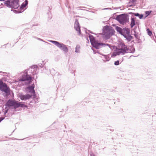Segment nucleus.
<instances>
[{
    "instance_id": "1",
    "label": "nucleus",
    "mask_w": 156,
    "mask_h": 156,
    "mask_svg": "<svg viewBox=\"0 0 156 156\" xmlns=\"http://www.w3.org/2000/svg\"><path fill=\"white\" fill-rule=\"evenodd\" d=\"M112 26L115 27V29L119 34L123 36L126 40L128 41H130L133 39V37L130 34V29L128 28H122L119 26H116L115 24Z\"/></svg>"
},
{
    "instance_id": "2",
    "label": "nucleus",
    "mask_w": 156,
    "mask_h": 156,
    "mask_svg": "<svg viewBox=\"0 0 156 156\" xmlns=\"http://www.w3.org/2000/svg\"><path fill=\"white\" fill-rule=\"evenodd\" d=\"M6 107L11 108H12L16 109L19 108H27V105L22 103V102L16 101L15 100H13L9 99L8 100L5 104Z\"/></svg>"
},
{
    "instance_id": "3",
    "label": "nucleus",
    "mask_w": 156,
    "mask_h": 156,
    "mask_svg": "<svg viewBox=\"0 0 156 156\" xmlns=\"http://www.w3.org/2000/svg\"><path fill=\"white\" fill-rule=\"evenodd\" d=\"M103 32L105 38L106 39H109L110 37L114 34L115 32L113 28L110 26H105L103 29Z\"/></svg>"
},
{
    "instance_id": "4",
    "label": "nucleus",
    "mask_w": 156,
    "mask_h": 156,
    "mask_svg": "<svg viewBox=\"0 0 156 156\" xmlns=\"http://www.w3.org/2000/svg\"><path fill=\"white\" fill-rule=\"evenodd\" d=\"M115 19L121 24L124 25L129 21V15L126 13H123L117 15Z\"/></svg>"
},
{
    "instance_id": "5",
    "label": "nucleus",
    "mask_w": 156,
    "mask_h": 156,
    "mask_svg": "<svg viewBox=\"0 0 156 156\" xmlns=\"http://www.w3.org/2000/svg\"><path fill=\"white\" fill-rule=\"evenodd\" d=\"M19 2V0H7L4 2L7 7L14 9H17L20 6Z\"/></svg>"
},
{
    "instance_id": "6",
    "label": "nucleus",
    "mask_w": 156,
    "mask_h": 156,
    "mask_svg": "<svg viewBox=\"0 0 156 156\" xmlns=\"http://www.w3.org/2000/svg\"><path fill=\"white\" fill-rule=\"evenodd\" d=\"M52 43L54 44L57 47L59 48L61 50L65 52H67L68 51V49L66 45L63 43H60L58 41L51 40L50 41Z\"/></svg>"
},
{
    "instance_id": "7",
    "label": "nucleus",
    "mask_w": 156,
    "mask_h": 156,
    "mask_svg": "<svg viewBox=\"0 0 156 156\" xmlns=\"http://www.w3.org/2000/svg\"><path fill=\"white\" fill-rule=\"evenodd\" d=\"M20 81L24 82L27 81L28 84H30L32 82V77L30 75L28 74L26 72L24 74L22 75L21 78L19 80Z\"/></svg>"
},
{
    "instance_id": "8",
    "label": "nucleus",
    "mask_w": 156,
    "mask_h": 156,
    "mask_svg": "<svg viewBox=\"0 0 156 156\" xmlns=\"http://www.w3.org/2000/svg\"><path fill=\"white\" fill-rule=\"evenodd\" d=\"M0 90L5 93V94H3L5 97H8L11 94L9 88L7 86L6 83H4V85L0 89Z\"/></svg>"
},
{
    "instance_id": "9",
    "label": "nucleus",
    "mask_w": 156,
    "mask_h": 156,
    "mask_svg": "<svg viewBox=\"0 0 156 156\" xmlns=\"http://www.w3.org/2000/svg\"><path fill=\"white\" fill-rule=\"evenodd\" d=\"M92 46L96 49H98L102 47L105 44V43H101L98 40H96L94 42L91 44Z\"/></svg>"
},
{
    "instance_id": "10",
    "label": "nucleus",
    "mask_w": 156,
    "mask_h": 156,
    "mask_svg": "<svg viewBox=\"0 0 156 156\" xmlns=\"http://www.w3.org/2000/svg\"><path fill=\"white\" fill-rule=\"evenodd\" d=\"M35 85L34 84H33L29 86L26 88L27 89H28L29 92L33 94V98H35L36 96V94H35V91L34 90Z\"/></svg>"
},
{
    "instance_id": "11",
    "label": "nucleus",
    "mask_w": 156,
    "mask_h": 156,
    "mask_svg": "<svg viewBox=\"0 0 156 156\" xmlns=\"http://www.w3.org/2000/svg\"><path fill=\"white\" fill-rule=\"evenodd\" d=\"M74 28L75 30L78 32V34L80 35L81 34L80 26L77 19L75 20Z\"/></svg>"
},
{
    "instance_id": "12",
    "label": "nucleus",
    "mask_w": 156,
    "mask_h": 156,
    "mask_svg": "<svg viewBox=\"0 0 156 156\" xmlns=\"http://www.w3.org/2000/svg\"><path fill=\"white\" fill-rule=\"evenodd\" d=\"M117 49L119 52V53L123 55L128 53L129 50V48L127 47H121L120 48H117Z\"/></svg>"
},
{
    "instance_id": "13",
    "label": "nucleus",
    "mask_w": 156,
    "mask_h": 156,
    "mask_svg": "<svg viewBox=\"0 0 156 156\" xmlns=\"http://www.w3.org/2000/svg\"><path fill=\"white\" fill-rule=\"evenodd\" d=\"M32 96V95H30L28 94L25 95L21 94L20 96V98L21 100L26 101L29 99L31 98Z\"/></svg>"
},
{
    "instance_id": "14",
    "label": "nucleus",
    "mask_w": 156,
    "mask_h": 156,
    "mask_svg": "<svg viewBox=\"0 0 156 156\" xmlns=\"http://www.w3.org/2000/svg\"><path fill=\"white\" fill-rule=\"evenodd\" d=\"M127 13L129 14H131L132 16H136L138 17L140 19H141L143 18L144 17V15L143 14H140L138 13H134V12H128Z\"/></svg>"
},
{
    "instance_id": "15",
    "label": "nucleus",
    "mask_w": 156,
    "mask_h": 156,
    "mask_svg": "<svg viewBox=\"0 0 156 156\" xmlns=\"http://www.w3.org/2000/svg\"><path fill=\"white\" fill-rule=\"evenodd\" d=\"M28 4V1L27 0H26L25 2L23 3H22V4L21 5L20 8V9L22 11H23L24 8L26 7V6Z\"/></svg>"
},
{
    "instance_id": "16",
    "label": "nucleus",
    "mask_w": 156,
    "mask_h": 156,
    "mask_svg": "<svg viewBox=\"0 0 156 156\" xmlns=\"http://www.w3.org/2000/svg\"><path fill=\"white\" fill-rule=\"evenodd\" d=\"M136 25L135 18L132 16L131 18V23L130 26L131 28H132Z\"/></svg>"
},
{
    "instance_id": "17",
    "label": "nucleus",
    "mask_w": 156,
    "mask_h": 156,
    "mask_svg": "<svg viewBox=\"0 0 156 156\" xmlns=\"http://www.w3.org/2000/svg\"><path fill=\"white\" fill-rule=\"evenodd\" d=\"M89 37L90 39V42L91 44L93 43L94 42V41H95L96 40L95 39V38L94 37L93 35H90L89 34Z\"/></svg>"
},
{
    "instance_id": "18",
    "label": "nucleus",
    "mask_w": 156,
    "mask_h": 156,
    "mask_svg": "<svg viewBox=\"0 0 156 156\" xmlns=\"http://www.w3.org/2000/svg\"><path fill=\"white\" fill-rule=\"evenodd\" d=\"M101 55L104 56L106 60V61H108L110 59V58L108 55H105L103 54H100Z\"/></svg>"
},
{
    "instance_id": "19",
    "label": "nucleus",
    "mask_w": 156,
    "mask_h": 156,
    "mask_svg": "<svg viewBox=\"0 0 156 156\" xmlns=\"http://www.w3.org/2000/svg\"><path fill=\"white\" fill-rule=\"evenodd\" d=\"M119 55L120 54L119 53V52L117 48L116 50V51L115 52H113L111 56V57H114L116 56L117 55Z\"/></svg>"
},
{
    "instance_id": "20",
    "label": "nucleus",
    "mask_w": 156,
    "mask_h": 156,
    "mask_svg": "<svg viewBox=\"0 0 156 156\" xmlns=\"http://www.w3.org/2000/svg\"><path fill=\"white\" fill-rule=\"evenodd\" d=\"M11 11H13L15 13H21L23 12V11H22L20 9L17 10H13L12 9H11Z\"/></svg>"
},
{
    "instance_id": "21",
    "label": "nucleus",
    "mask_w": 156,
    "mask_h": 156,
    "mask_svg": "<svg viewBox=\"0 0 156 156\" xmlns=\"http://www.w3.org/2000/svg\"><path fill=\"white\" fill-rule=\"evenodd\" d=\"M129 51H128V52L133 53L135 52V49L133 47H131L130 49H129Z\"/></svg>"
},
{
    "instance_id": "22",
    "label": "nucleus",
    "mask_w": 156,
    "mask_h": 156,
    "mask_svg": "<svg viewBox=\"0 0 156 156\" xmlns=\"http://www.w3.org/2000/svg\"><path fill=\"white\" fill-rule=\"evenodd\" d=\"M50 72L52 75H54L56 73H57L56 71L53 68L50 70Z\"/></svg>"
},
{
    "instance_id": "23",
    "label": "nucleus",
    "mask_w": 156,
    "mask_h": 156,
    "mask_svg": "<svg viewBox=\"0 0 156 156\" xmlns=\"http://www.w3.org/2000/svg\"><path fill=\"white\" fill-rule=\"evenodd\" d=\"M151 12L152 11L151 10L145 11V16L144 18V19H145L147 17L149 16L151 14Z\"/></svg>"
},
{
    "instance_id": "24",
    "label": "nucleus",
    "mask_w": 156,
    "mask_h": 156,
    "mask_svg": "<svg viewBox=\"0 0 156 156\" xmlns=\"http://www.w3.org/2000/svg\"><path fill=\"white\" fill-rule=\"evenodd\" d=\"M80 46L79 45H77L76 46V47L75 48V52L76 53H79L80 52Z\"/></svg>"
},
{
    "instance_id": "25",
    "label": "nucleus",
    "mask_w": 156,
    "mask_h": 156,
    "mask_svg": "<svg viewBox=\"0 0 156 156\" xmlns=\"http://www.w3.org/2000/svg\"><path fill=\"white\" fill-rule=\"evenodd\" d=\"M147 34L148 35L150 36H151L152 34V31L150 30L149 29H147Z\"/></svg>"
},
{
    "instance_id": "26",
    "label": "nucleus",
    "mask_w": 156,
    "mask_h": 156,
    "mask_svg": "<svg viewBox=\"0 0 156 156\" xmlns=\"http://www.w3.org/2000/svg\"><path fill=\"white\" fill-rule=\"evenodd\" d=\"M105 45L103 46V47H105L106 46H108L111 49H112V47L113 46L111 44H105Z\"/></svg>"
},
{
    "instance_id": "27",
    "label": "nucleus",
    "mask_w": 156,
    "mask_h": 156,
    "mask_svg": "<svg viewBox=\"0 0 156 156\" xmlns=\"http://www.w3.org/2000/svg\"><path fill=\"white\" fill-rule=\"evenodd\" d=\"M5 83L3 82L2 81L0 80V89L4 85V83Z\"/></svg>"
},
{
    "instance_id": "28",
    "label": "nucleus",
    "mask_w": 156,
    "mask_h": 156,
    "mask_svg": "<svg viewBox=\"0 0 156 156\" xmlns=\"http://www.w3.org/2000/svg\"><path fill=\"white\" fill-rule=\"evenodd\" d=\"M38 67V66L37 65H34L31 66V68L32 69H34L35 68H37Z\"/></svg>"
},
{
    "instance_id": "29",
    "label": "nucleus",
    "mask_w": 156,
    "mask_h": 156,
    "mask_svg": "<svg viewBox=\"0 0 156 156\" xmlns=\"http://www.w3.org/2000/svg\"><path fill=\"white\" fill-rule=\"evenodd\" d=\"M119 60L116 61L114 62V65L115 66H118L119 64Z\"/></svg>"
},
{
    "instance_id": "30",
    "label": "nucleus",
    "mask_w": 156,
    "mask_h": 156,
    "mask_svg": "<svg viewBox=\"0 0 156 156\" xmlns=\"http://www.w3.org/2000/svg\"><path fill=\"white\" fill-rule=\"evenodd\" d=\"M43 65L41 63L38 64V66L41 68H42L43 67Z\"/></svg>"
},
{
    "instance_id": "31",
    "label": "nucleus",
    "mask_w": 156,
    "mask_h": 156,
    "mask_svg": "<svg viewBox=\"0 0 156 156\" xmlns=\"http://www.w3.org/2000/svg\"><path fill=\"white\" fill-rule=\"evenodd\" d=\"M129 1H130V2L133 3H134L136 1V0H129Z\"/></svg>"
},
{
    "instance_id": "32",
    "label": "nucleus",
    "mask_w": 156,
    "mask_h": 156,
    "mask_svg": "<svg viewBox=\"0 0 156 156\" xmlns=\"http://www.w3.org/2000/svg\"><path fill=\"white\" fill-rule=\"evenodd\" d=\"M134 36L135 37V38L136 39H138V36L137 34H134Z\"/></svg>"
},
{
    "instance_id": "33",
    "label": "nucleus",
    "mask_w": 156,
    "mask_h": 156,
    "mask_svg": "<svg viewBox=\"0 0 156 156\" xmlns=\"http://www.w3.org/2000/svg\"><path fill=\"white\" fill-rule=\"evenodd\" d=\"M5 119V117H0V122Z\"/></svg>"
},
{
    "instance_id": "34",
    "label": "nucleus",
    "mask_w": 156,
    "mask_h": 156,
    "mask_svg": "<svg viewBox=\"0 0 156 156\" xmlns=\"http://www.w3.org/2000/svg\"><path fill=\"white\" fill-rule=\"evenodd\" d=\"M127 47L125 44L124 43H122L121 44V47Z\"/></svg>"
},
{
    "instance_id": "35",
    "label": "nucleus",
    "mask_w": 156,
    "mask_h": 156,
    "mask_svg": "<svg viewBox=\"0 0 156 156\" xmlns=\"http://www.w3.org/2000/svg\"><path fill=\"white\" fill-rule=\"evenodd\" d=\"M8 109H7L5 111V112H4V115H5V114H6L8 112Z\"/></svg>"
},
{
    "instance_id": "36",
    "label": "nucleus",
    "mask_w": 156,
    "mask_h": 156,
    "mask_svg": "<svg viewBox=\"0 0 156 156\" xmlns=\"http://www.w3.org/2000/svg\"><path fill=\"white\" fill-rule=\"evenodd\" d=\"M90 156H95V155L93 152H91L90 154Z\"/></svg>"
},
{
    "instance_id": "37",
    "label": "nucleus",
    "mask_w": 156,
    "mask_h": 156,
    "mask_svg": "<svg viewBox=\"0 0 156 156\" xmlns=\"http://www.w3.org/2000/svg\"><path fill=\"white\" fill-rule=\"evenodd\" d=\"M37 40H40V41H43V42H44V41H43V40H42V39H41V38H38V37H37Z\"/></svg>"
},
{
    "instance_id": "38",
    "label": "nucleus",
    "mask_w": 156,
    "mask_h": 156,
    "mask_svg": "<svg viewBox=\"0 0 156 156\" xmlns=\"http://www.w3.org/2000/svg\"><path fill=\"white\" fill-rule=\"evenodd\" d=\"M35 103V101L34 100H33L32 101H30V103Z\"/></svg>"
},
{
    "instance_id": "39",
    "label": "nucleus",
    "mask_w": 156,
    "mask_h": 156,
    "mask_svg": "<svg viewBox=\"0 0 156 156\" xmlns=\"http://www.w3.org/2000/svg\"><path fill=\"white\" fill-rule=\"evenodd\" d=\"M75 70H76V69H75V68H74L72 70V71H73V72H71L72 73H74V72L75 71Z\"/></svg>"
},
{
    "instance_id": "40",
    "label": "nucleus",
    "mask_w": 156,
    "mask_h": 156,
    "mask_svg": "<svg viewBox=\"0 0 156 156\" xmlns=\"http://www.w3.org/2000/svg\"><path fill=\"white\" fill-rule=\"evenodd\" d=\"M88 31H89L90 32V33L92 34H94V33L93 32H92L90 30H88Z\"/></svg>"
},
{
    "instance_id": "41",
    "label": "nucleus",
    "mask_w": 156,
    "mask_h": 156,
    "mask_svg": "<svg viewBox=\"0 0 156 156\" xmlns=\"http://www.w3.org/2000/svg\"><path fill=\"white\" fill-rule=\"evenodd\" d=\"M37 25H38V24H34V25L33 26H37Z\"/></svg>"
},
{
    "instance_id": "42",
    "label": "nucleus",
    "mask_w": 156,
    "mask_h": 156,
    "mask_svg": "<svg viewBox=\"0 0 156 156\" xmlns=\"http://www.w3.org/2000/svg\"><path fill=\"white\" fill-rule=\"evenodd\" d=\"M92 49L93 51L94 52V54H95L96 53V52H95V51H94V49L93 48H92Z\"/></svg>"
},
{
    "instance_id": "43",
    "label": "nucleus",
    "mask_w": 156,
    "mask_h": 156,
    "mask_svg": "<svg viewBox=\"0 0 156 156\" xmlns=\"http://www.w3.org/2000/svg\"><path fill=\"white\" fill-rule=\"evenodd\" d=\"M71 69H71V66H70V67H69V70H71Z\"/></svg>"
},
{
    "instance_id": "44",
    "label": "nucleus",
    "mask_w": 156,
    "mask_h": 156,
    "mask_svg": "<svg viewBox=\"0 0 156 156\" xmlns=\"http://www.w3.org/2000/svg\"><path fill=\"white\" fill-rule=\"evenodd\" d=\"M5 0H0V1H5Z\"/></svg>"
},
{
    "instance_id": "45",
    "label": "nucleus",
    "mask_w": 156,
    "mask_h": 156,
    "mask_svg": "<svg viewBox=\"0 0 156 156\" xmlns=\"http://www.w3.org/2000/svg\"><path fill=\"white\" fill-rule=\"evenodd\" d=\"M97 53H98V54H100V55H101V54H100L101 53H100V52H98Z\"/></svg>"
},
{
    "instance_id": "46",
    "label": "nucleus",
    "mask_w": 156,
    "mask_h": 156,
    "mask_svg": "<svg viewBox=\"0 0 156 156\" xmlns=\"http://www.w3.org/2000/svg\"><path fill=\"white\" fill-rule=\"evenodd\" d=\"M97 53H98V54H100V55H101V54H100L101 53H100V52H98Z\"/></svg>"
},
{
    "instance_id": "47",
    "label": "nucleus",
    "mask_w": 156,
    "mask_h": 156,
    "mask_svg": "<svg viewBox=\"0 0 156 156\" xmlns=\"http://www.w3.org/2000/svg\"><path fill=\"white\" fill-rule=\"evenodd\" d=\"M49 9L50 10H51V9H50V8L49 7Z\"/></svg>"
},
{
    "instance_id": "48",
    "label": "nucleus",
    "mask_w": 156,
    "mask_h": 156,
    "mask_svg": "<svg viewBox=\"0 0 156 156\" xmlns=\"http://www.w3.org/2000/svg\"><path fill=\"white\" fill-rule=\"evenodd\" d=\"M135 23H136V24H137V22H135Z\"/></svg>"
},
{
    "instance_id": "49",
    "label": "nucleus",
    "mask_w": 156,
    "mask_h": 156,
    "mask_svg": "<svg viewBox=\"0 0 156 156\" xmlns=\"http://www.w3.org/2000/svg\"><path fill=\"white\" fill-rule=\"evenodd\" d=\"M134 56L133 55H131V56H130V57H132V56Z\"/></svg>"
},
{
    "instance_id": "50",
    "label": "nucleus",
    "mask_w": 156,
    "mask_h": 156,
    "mask_svg": "<svg viewBox=\"0 0 156 156\" xmlns=\"http://www.w3.org/2000/svg\"><path fill=\"white\" fill-rule=\"evenodd\" d=\"M2 71H0V73H2Z\"/></svg>"
},
{
    "instance_id": "51",
    "label": "nucleus",
    "mask_w": 156,
    "mask_h": 156,
    "mask_svg": "<svg viewBox=\"0 0 156 156\" xmlns=\"http://www.w3.org/2000/svg\"><path fill=\"white\" fill-rule=\"evenodd\" d=\"M134 33H136V31H134Z\"/></svg>"
},
{
    "instance_id": "52",
    "label": "nucleus",
    "mask_w": 156,
    "mask_h": 156,
    "mask_svg": "<svg viewBox=\"0 0 156 156\" xmlns=\"http://www.w3.org/2000/svg\"><path fill=\"white\" fill-rule=\"evenodd\" d=\"M107 8H105V9H107Z\"/></svg>"
},
{
    "instance_id": "53",
    "label": "nucleus",
    "mask_w": 156,
    "mask_h": 156,
    "mask_svg": "<svg viewBox=\"0 0 156 156\" xmlns=\"http://www.w3.org/2000/svg\"><path fill=\"white\" fill-rule=\"evenodd\" d=\"M1 5H3V4H1Z\"/></svg>"
}]
</instances>
